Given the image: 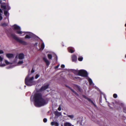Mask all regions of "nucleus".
Here are the masks:
<instances>
[{
  "instance_id": "obj_1",
  "label": "nucleus",
  "mask_w": 126,
  "mask_h": 126,
  "mask_svg": "<svg viewBox=\"0 0 126 126\" xmlns=\"http://www.w3.org/2000/svg\"><path fill=\"white\" fill-rule=\"evenodd\" d=\"M33 98L34 105L36 107H40L46 104L45 100L42 97V94L41 93L35 94Z\"/></svg>"
},
{
  "instance_id": "obj_2",
  "label": "nucleus",
  "mask_w": 126,
  "mask_h": 126,
  "mask_svg": "<svg viewBox=\"0 0 126 126\" xmlns=\"http://www.w3.org/2000/svg\"><path fill=\"white\" fill-rule=\"evenodd\" d=\"M29 75H28L25 78V84L27 86H31L34 84V82L33 81V77H32L29 79Z\"/></svg>"
},
{
  "instance_id": "obj_3",
  "label": "nucleus",
  "mask_w": 126,
  "mask_h": 126,
  "mask_svg": "<svg viewBox=\"0 0 126 126\" xmlns=\"http://www.w3.org/2000/svg\"><path fill=\"white\" fill-rule=\"evenodd\" d=\"M11 35L13 38L15 40L20 43L24 45H27L26 42L19 39L18 37H17L16 35L13 33H11Z\"/></svg>"
},
{
  "instance_id": "obj_4",
  "label": "nucleus",
  "mask_w": 126,
  "mask_h": 126,
  "mask_svg": "<svg viewBox=\"0 0 126 126\" xmlns=\"http://www.w3.org/2000/svg\"><path fill=\"white\" fill-rule=\"evenodd\" d=\"M12 27L13 28V30H16V32L17 34H21L23 33L24 32L21 31L20 30L21 29L20 27L16 24L14 25Z\"/></svg>"
},
{
  "instance_id": "obj_5",
  "label": "nucleus",
  "mask_w": 126,
  "mask_h": 126,
  "mask_svg": "<svg viewBox=\"0 0 126 126\" xmlns=\"http://www.w3.org/2000/svg\"><path fill=\"white\" fill-rule=\"evenodd\" d=\"M77 75L79 76L84 77H87L88 76L87 72L83 69H81L79 70V73Z\"/></svg>"
},
{
  "instance_id": "obj_6",
  "label": "nucleus",
  "mask_w": 126,
  "mask_h": 126,
  "mask_svg": "<svg viewBox=\"0 0 126 126\" xmlns=\"http://www.w3.org/2000/svg\"><path fill=\"white\" fill-rule=\"evenodd\" d=\"M49 85L48 84H47L46 85L42 86L39 89L40 91L42 92L46 90L48 88Z\"/></svg>"
},
{
  "instance_id": "obj_7",
  "label": "nucleus",
  "mask_w": 126,
  "mask_h": 126,
  "mask_svg": "<svg viewBox=\"0 0 126 126\" xmlns=\"http://www.w3.org/2000/svg\"><path fill=\"white\" fill-rule=\"evenodd\" d=\"M1 8H10V7L8 4H7L5 3H3L1 5Z\"/></svg>"
},
{
  "instance_id": "obj_8",
  "label": "nucleus",
  "mask_w": 126,
  "mask_h": 126,
  "mask_svg": "<svg viewBox=\"0 0 126 126\" xmlns=\"http://www.w3.org/2000/svg\"><path fill=\"white\" fill-rule=\"evenodd\" d=\"M68 51L71 53H73L75 51L74 48L72 47H68Z\"/></svg>"
},
{
  "instance_id": "obj_9",
  "label": "nucleus",
  "mask_w": 126,
  "mask_h": 126,
  "mask_svg": "<svg viewBox=\"0 0 126 126\" xmlns=\"http://www.w3.org/2000/svg\"><path fill=\"white\" fill-rule=\"evenodd\" d=\"M6 56L8 58H12L14 57V54L12 53H6Z\"/></svg>"
},
{
  "instance_id": "obj_10",
  "label": "nucleus",
  "mask_w": 126,
  "mask_h": 126,
  "mask_svg": "<svg viewBox=\"0 0 126 126\" xmlns=\"http://www.w3.org/2000/svg\"><path fill=\"white\" fill-rule=\"evenodd\" d=\"M72 61L73 62H76L77 60V57L76 56L74 55L72 56Z\"/></svg>"
},
{
  "instance_id": "obj_11",
  "label": "nucleus",
  "mask_w": 126,
  "mask_h": 126,
  "mask_svg": "<svg viewBox=\"0 0 126 126\" xmlns=\"http://www.w3.org/2000/svg\"><path fill=\"white\" fill-rule=\"evenodd\" d=\"M18 57L19 59H22L24 58V55L23 53H20L18 55Z\"/></svg>"
},
{
  "instance_id": "obj_12",
  "label": "nucleus",
  "mask_w": 126,
  "mask_h": 126,
  "mask_svg": "<svg viewBox=\"0 0 126 126\" xmlns=\"http://www.w3.org/2000/svg\"><path fill=\"white\" fill-rule=\"evenodd\" d=\"M43 59L44 61L46 63V65L48 66L50 64V63L48 61L45 57H43Z\"/></svg>"
},
{
  "instance_id": "obj_13",
  "label": "nucleus",
  "mask_w": 126,
  "mask_h": 126,
  "mask_svg": "<svg viewBox=\"0 0 126 126\" xmlns=\"http://www.w3.org/2000/svg\"><path fill=\"white\" fill-rule=\"evenodd\" d=\"M72 72L75 74L77 75V74L79 73V70H78L75 69L72 70Z\"/></svg>"
},
{
  "instance_id": "obj_14",
  "label": "nucleus",
  "mask_w": 126,
  "mask_h": 126,
  "mask_svg": "<svg viewBox=\"0 0 126 126\" xmlns=\"http://www.w3.org/2000/svg\"><path fill=\"white\" fill-rule=\"evenodd\" d=\"M64 126H72V124L69 122H66L64 124Z\"/></svg>"
},
{
  "instance_id": "obj_15",
  "label": "nucleus",
  "mask_w": 126,
  "mask_h": 126,
  "mask_svg": "<svg viewBox=\"0 0 126 126\" xmlns=\"http://www.w3.org/2000/svg\"><path fill=\"white\" fill-rule=\"evenodd\" d=\"M88 81L89 82V85H91L93 83V81L91 79L89 78L88 79Z\"/></svg>"
},
{
  "instance_id": "obj_16",
  "label": "nucleus",
  "mask_w": 126,
  "mask_h": 126,
  "mask_svg": "<svg viewBox=\"0 0 126 126\" xmlns=\"http://www.w3.org/2000/svg\"><path fill=\"white\" fill-rule=\"evenodd\" d=\"M87 100L88 101L90 102L94 106H95V104L91 100L90 98H88Z\"/></svg>"
},
{
  "instance_id": "obj_17",
  "label": "nucleus",
  "mask_w": 126,
  "mask_h": 126,
  "mask_svg": "<svg viewBox=\"0 0 126 126\" xmlns=\"http://www.w3.org/2000/svg\"><path fill=\"white\" fill-rule=\"evenodd\" d=\"M75 87H76L77 88V89L79 91H80L81 89L80 87L78 85H75Z\"/></svg>"
},
{
  "instance_id": "obj_18",
  "label": "nucleus",
  "mask_w": 126,
  "mask_h": 126,
  "mask_svg": "<svg viewBox=\"0 0 126 126\" xmlns=\"http://www.w3.org/2000/svg\"><path fill=\"white\" fill-rule=\"evenodd\" d=\"M83 59V58L82 56H80L78 58V60L80 61H82Z\"/></svg>"
},
{
  "instance_id": "obj_19",
  "label": "nucleus",
  "mask_w": 126,
  "mask_h": 126,
  "mask_svg": "<svg viewBox=\"0 0 126 126\" xmlns=\"http://www.w3.org/2000/svg\"><path fill=\"white\" fill-rule=\"evenodd\" d=\"M47 57L49 59H51L52 58V56L51 54H48L47 55Z\"/></svg>"
},
{
  "instance_id": "obj_20",
  "label": "nucleus",
  "mask_w": 126,
  "mask_h": 126,
  "mask_svg": "<svg viewBox=\"0 0 126 126\" xmlns=\"http://www.w3.org/2000/svg\"><path fill=\"white\" fill-rule=\"evenodd\" d=\"M7 25V24L6 23H2L1 24V26H2L5 27Z\"/></svg>"
},
{
  "instance_id": "obj_21",
  "label": "nucleus",
  "mask_w": 126,
  "mask_h": 126,
  "mask_svg": "<svg viewBox=\"0 0 126 126\" xmlns=\"http://www.w3.org/2000/svg\"><path fill=\"white\" fill-rule=\"evenodd\" d=\"M80 79V78L79 77H73L72 78V79L75 80L76 79Z\"/></svg>"
},
{
  "instance_id": "obj_22",
  "label": "nucleus",
  "mask_w": 126,
  "mask_h": 126,
  "mask_svg": "<svg viewBox=\"0 0 126 126\" xmlns=\"http://www.w3.org/2000/svg\"><path fill=\"white\" fill-rule=\"evenodd\" d=\"M8 11L7 10H4V14L6 16H7L8 14Z\"/></svg>"
},
{
  "instance_id": "obj_23",
  "label": "nucleus",
  "mask_w": 126,
  "mask_h": 126,
  "mask_svg": "<svg viewBox=\"0 0 126 126\" xmlns=\"http://www.w3.org/2000/svg\"><path fill=\"white\" fill-rule=\"evenodd\" d=\"M31 38V37L30 36L28 35H26L25 37V38L30 39Z\"/></svg>"
},
{
  "instance_id": "obj_24",
  "label": "nucleus",
  "mask_w": 126,
  "mask_h": 126,
  "mask_svg": "<svg viewBox=\"0 0 126 126\" xmlns=\"http://www.w3.org/2000/svg\"><path fill=\"white\" fill-rule=\"evenodd\" d=\"M45 45L44 43H42L41 45V48L43 49Z\"/></svg>"
},
{
  "instance_id": "obj_25",
  "label": "nucleus",
  "mask_w": 126,
  "mask_h": 126,
  "mask_svg": "<svg viewBox=\"0 0 126 126\" xmlns=\"http://www.w3.org/2000/svg\"><path fill=\"white\" fill-rule=\"evenodd\" d=\"M68 116L71 119L73 118L74 117V116L73 115H68Z\"/></svg>"
},
{
  "instance_id": "obj_26",
  "label": "nucleus",
  "mask_w": 126,
  "mask_h": 126,
  "mask_svg": "<svg viewBox=\"0 0 126 126\" xmlns=\"http://www.w3.org/2000/svg\"><path fill=\"white\" fill-rule=\"evenodd\" d=\"M113 96L114 98H116L117 97V94H114L113 95Z\"/></svg>"
},
{
  "instance_id": "obj_27",
  "label": "nucleus",
  "mask_w": 126,
  "mask_h": 126,
  "mask_svg": "<svg viewBox=\"0 0 126 126\" xmlns=\"http://www.w3.org/2000/svg\"><path fill=\"white\" fill-rule=\"evenodd\" d=\"M23 63V61H20L18 63V64H21Z\"/></svg>"
},
{
  "instance_id": "obj_28",
  "label": "nucleus",
  "mask_w": 126,
  "mask_h": 126,
  "mask_svg": "<svg viewBox=\"0 0 126 126\" xmlns=\"http://www.w3.org/2000/svg\"><path fill=\"white\" fill-rule=\"evenodd\" d=\"M5 63L7 65H8L10 64V63L7 60H6L5 61Z\"/></svg>"
},
{
  "instance_id": "obj_29",
  "label": "nucleus",
  "mask_w": 126,
  "mask_h": 126,
  "mask_svg": "<svg viewBox=\"0 0 126 126\" xmlns=\"http://www.w3.org/2000/svg\"><path fill=\"white\" fill-rule=\"evenodd\" d=\"M56 122H52L51 123V126H53L55 125Z\"/></svg>"
},
{
  "instance_id": "obj_30",
  "label": "nucleus",
  "mask_w": 126,
  "mask_h": 126,
  "mask_svg": "<svg viewBox=\"0 0 126 126\" xmlns=\"http://www.w3.org/2000/svg\"><path fill=\"white\" fill-rule=\"evenodd\" d=\"M61 114V113L58 112H57L55 113V114L57 115H58L59 116Z\"/></svg>"
},
{
  "instance_id": "obj_31",
  "label": "nucleus",
  "mask_w": 126,
  "mask_h": 126,
  "mask_svg": "<svg viewBox=\"0 0 126 126\" xmlns=\"http://www.w3.org/2000/svg\"><path fill=\"white\" fill-rule=\"evenodd\" d=\"M47 119L46 118H44L43 120V121L44 122L46 123L47 122Z\"/></svg>"
},
{
  "instance_id": "obj_32",
  "label": "nucleus",
  "mask_w": 126,
  "mask_h": 126,
  "mask_svg": "<svg viewBox=\"0 0 126 126\" xmlns=\"http://www.w3.org/2000/svg\"><path fill=\"white\" fill-rule=\"evenodd\" d=\"M3 18L1 14L0 13V21Z\"/></svg>"
},
{
  "instance_id": "obj_33",
  "label": "nucleus",
  "mask_w": 126,
  "mask_h": 126,
  "mask_svg": "<svg viewBox=\"0 0 126 126\" xmlns=\"http://www.w3.org/2000/svg\"><path fill=\"white\" fill-rule=\"evenodd\" d=\"M39 77V75L38 74H36L35 77V79H37Z\"/></svg>"
},
{
  "instance_id": "obj_34",
  "label": "nucleus",
  "mask_w": 126,
  "mask_h": 126,
  "mask_svg": "<svg viewBox=\"0 0 126 126\" xmlns=\"http://www.w3.org/2000/svg\"><path fill=\"white\" fill-rule=\"evenodd\" d=\"M123 111L124 112L126 113V108H124Z\"/></svg>"
},
{
  "instance_id": "obj_35",
  "label": "nucleus",
  "mask_w": 126,
  "mask_h": 126,
  "mask_svg": "<svg viewBox=\"0 0 126 126\" xmlns=\"http://www.w3.org/2000/svg\"><path fill=\"white\" fill-rule=\"evenodd\" d=\"M55 126H59V124L57 122H56L55 123Z\"/></svg>"
},
{
  "instance_id": "obj_36",
  "label": "nucleus",
  "mask_w": 126,
  "mask_h": 126,
  "mask_svg": "<svg viewBox=\"0 0 126 126\" xmlns=\"http://www.w3.org/2000/svg\"><path fill=\"white\" fill-rule=\"evenodd\" d=\"M3 58L0 56V62H1L3 61Z\"/></svg>"
},
{
  "instance_id": "obj_37",
  "label": "nucleus",
  "mask_w": 126,
  "mask_h": 126,
  "mask_svg": "<svg viewBox=\"0 0 126 126\" xmlns=\"http://www.w3.org/2000/svg\"><path fill=\"white\" fill-rule=\"evenodd\" d=\"M4 52L3 51L1 50H0V54H2Z\"/></svg>"
},
{
  "instance_id": "obj_38",
  "label": "nucleus",
  "mask_w": 126,
  "mask_h": 126,
  "mask_svg": "<svg viewBox=\"0 0 126 126\" xmlns=\"http://www.w3.org/2000/svg\"><path fill=\"white\" fill-rule=\"evenodd\" d=\"M59 65H57V66H55L54 67L55 69H56L57 68H58V67L59 66Z\"/></svg>"
},
{
  "instance_id": "obj_39",
  "label": "nucleus",
  "mask_w": 126,
  "mask_h": 126,
  "mask_svg": "<svg viewBox=\"0 0 126 126\" xmlns=\"http://www.w3.org/2000/svg\"><path fill=\"white\" fill-rule=\"evenodd\" d=\"M83 96L84 98H85V99H86L87 100L88 99V98H89L88 97H87L86 96L84 95H83Z\"/></svg>"
},
{
  "instance_id": "obj_40",
  "label": "nucleus",
  "mask_w": 126,
  "mask_h": 126,
  "mask_svg": "<svg viewBox=\"0 0 126 126\" xmlns=\"http://www.w3.org/2000/svg\"><path fill=\"white\" fill-rule=\"evenodd\" d=\"M61 67L62 68H64L65 67V65L64 64H62L61 65Z\"/></svg>"
},
{
  "instance_id": "obj_41",
  "label": "nucleus",
  "mask_w": 126,
  "mask_h": 126,
  "mask_svg": "<svg viewBox=\"0 0 126 126\" xmlns=\"http://www.w3.org/2000/svg\"><path fill=\"white\" fill-rule=\"evenodd\" d=\"M34 72V70H33V68H32V70L31 71V72L32 73H33Z\"/></svg>"
},
{
  "instance_id": "obj_42",
  "label": "nucleus",
  "mask_w": 126,
  "mask_h": 126,
  "mask_svg": "<svg viewBox=\"0 0 126 126\" xmlns=\"http://www.w3.org/2000/svg\"><path fill=\"white\" fill-rule=\"evenodd\" d=\"M70 89L74 93L75 92L74 91L73 89H72L71 88H70Z\"/></svg>"
},
{
  "instance_id": "obj_43",
  "label": "nucleus",
  "mask_w": 126,
  "mask_h": 126,
  "mask_svg": "<svg viewBox=\"0 0 126 126\" xmlns=\"http://www.w3.org/2000/svg\"><path fill=\"white\" fill-rule=\"evenodd\" d=\"M58 110H59V111H60L61 110V108L60 107V106H59L58 108Z\"/></svg>"
},
{
  "instance_id": "obj_44",
  "label": "nucleus",
  "mask_w": 126,
  "mask_h": 126,
  "mask_svg": "<svg viewBox=\"0 0 126 126\" xmlns=\"http://www.w3.org/2000/svg\"><path fill=\"white\" fill-rule=\"evenodd\" d=\"M74 94L77 96H78L79 95V94L76 92L74 93Z\"/></svg>"
},
{
  "instance_id": "obj_45",
  "label": "nucleus",
  "mask_w": 126,
  "mask_h": 126,
  "mask_svg": "<svg viewBox=\"0 0 126 126\" xmlns=\"http://www.w3.org/2000/svg\"><path fill=\"white\" fill-rule=\"evenodd\" d=\"M2 13V10L1 9V8H0V13Z\"/></svg>"
},
{
  "instance_id": "obj_46",
  "label": "nucleus",
  "mask_w": 126,
  "mask_h": 126,
  "mask_svg": "<svg viewBox=\"0 0 126 126\" xmlns=\"http://www.w3.org/2000/svg\"><path fill=\"white\" fill-rule=\"evenodd\" d=\"M5 64H2V65H1L2 66H5Z\"/></svg>"
},
{
  "instance_id": "obj_47",
  "label": "nucleus",
  "mask_w": 126,
  "mask_h": 126,
  "mask_svg": "<svg viewBox=\"0 0 126 126\" xmlns=\"http://www.w3.org/2000/svg\"><path fill=\"white\" fill-rule=\"evenodd\" d=\"M66 87L68 88H69V89H70V88H71L70 87L68 86H66Z\"/></svg>"
},
{
  "instance_id": "obj_48",
  "label": "nucleus",
  "mask_w": 126,
  "mask_h": 126,
  "mask_svg": "<svg viewBox=\"0 0 126 126\" xmlns=\"http://www.w3.org/2000/svg\"><path fill=\"white\" fill-rule=\"evenodd\" d=\"M101 98H102V97H101V96H100V98H99V100H100V99L101 100Z\"/></svg>"
},
{
  "instance_id": "obj_49",
  "label": "nucleus",
  "mask_w": 126,
  "mask_h": 126,
  "mask_svg": "<svg viewBox=\"0 0 126 126\" xmlns=\"http://www.w3.org/2000/svg\"><path fill=\"white\" fill-rule=\"evenodd\" d=\"M56 61L57 60V56H56Z\"/></svg>"
},
{
  "instance_id": "obj_50",
  "label": "nucleus",
  "mask_w": 126,
  "mask_h": 126,
  "mask_svg": "<svg viewBox=\"0 0 126 126\" xmlns=\"http://www.w3.org/2000/svg\"><path fill=\"white\" fill-rule=\"evenodd\" d=\"M125 57L126 58V54L125 55Z\"/></svg>"
},
{
  "instance_id": "obj_51",
  "label": "nucleus",
  "mask_w": 126,
  "mask_h": 126,
  "mask_svg": "<svg viewBox=\"0 0 126 126\" xmlns=\"http://www.w3.org/2000/svg\"><path fill=\"white\" fill-rule=\"evenodd\" d=\"M125 26H126V23L125 25Z\"/></svg>"
},
{
  "instance_id": "obj_52",
  "label": "nucleus",
  "mask_w": 126,
  "mask_h": 126,
  "mask_svg": "<svg viewBox=\"0 0 126 126\" xmlns=\"http://www.w3.org/2000/svg\"><path fill=\"white\" fill-rule=\"evenodd\" d=\"M24 87H26V85H25V86H24Z\"/></svg>"
},
{
  "instance_id": "obj_53",
  "label": "nucleus",
  "mask_w": 126,
  "mask_h": 126,
  "mask_svg": "<svg viewBox=\"0 0 126 126\" xmlns=\"http://www.w3.org/2000/svg\"><path fill=\"white\" fill-rule=\"evenodd\" d=\"M61 126H63L62 125Z\"/></svg>"
},
{
  "instance_id": "obj_54",
  "label": "nucleus",
  "mask_w": 126,
  "mask_h": 126,
  "mask_svg": "<svg viewBox=\"0 0 126 126\" xmlns=\"http://www.w3.org/2000/svg\"><path fill=\"white\" fill-rule=\"evenodd\" d=\"M4 9H6L7 8H3Z\"/></svg>"
},
{
  "instance_id": "obj_55",
  "label": "nucleus",
  "mask_w": 126,
  "mask_h": 126,
  "mask_svg": "<svg viewBox=\"0 0 126 126\" xmlns=\"http://www.w3.org/2000/svg\"><path fill=\"white\" fill-rule=\"evenodd\" d=\"M72 126H74L73 125Z\"/></svg>"
},
{
  "instance_id": "obj_56",
  "label": "nucleus",
  "mask_w": 126,
  "mask_h": 126,
  "mask_svg": "<svg viewBox=\"0 0 126 126\" xmlns=\"http://www.w3.org/2000/svg\"><path fill=\"white\" fill-rule=\"evenodd\" d=\"M9 9H10V8H8Z\"/></svg>"
}]
</instances>
